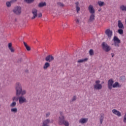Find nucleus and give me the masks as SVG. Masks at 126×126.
<instances>
[{
    "instance_id": "obj_18",
    "label": "nucleus",
    "mask_w": 126,
    "mask_h": 126,
    "mask_svg": "<svg viewBox=\"0 0 126 126\" xmlns=\"http://www.w3.org/2000/svg\"><path fill=\"white\" fill-rule=\"evenodd\" d=\"M104 117H105V115L104 114H101L100 117L99 118L100 124H103V121H104Z\"/></svg>"
},
{
    "instance_id": "obj_21",
    "label": "nucleus",
    "mask_w": 126,
    "mask_h": 126,
    "mask_svg": "<svg viewBox=\"0 0 126 126\" xmlns=\"http://www.w3.org/2000/svg\"><path fill=\"white\" fill-rule=\"evenodd\" d=\"M120 7V9H121L122 11H126V5H121Z\"/></svg>"
},
{
    "instance_id": "obj_31",
    "label": "nucleus",
    "mask_w": 126,
    "mask_h": 126,
    "mask_svg": "<svg viewBox=\"0 0 126 126\" xmlns=\"http://www.w3.org/2000/svg\"><path fill=\"white\" fill-rule=\"evenodd\" d=\"M58 5H59V6H61L62 7H63V6H64V5L63 4V3L59 2L58 3Z\"/></svg>"
},
{
    "instance_id": "obj_16",
    "label": "nucleus",
    "mask_w": 126,
    "mask_h": 126,
    "mask_svg": "<svg viewBox=\"0 0 126 126\" xmlns=\"http://www.w3.org/2000/svg\"><path fill=\"white\" fill-rule=\"evenodd\" d=\"M118 26L119 28H120L121 29H124V24L122 23V21L121 20L118 21Z\"/></svg>"
},
{
    "instance_id": "obj_36",
    "label": "nucleus",
    "mask_w": 126,
    "mask_h": 126,
    "mask_svg": "<svg viewBox=\"0 0 126 126\" xmlns=\"http://www.w3.org/2000/svg\"><path fill=\"white\" fill-rule=\"evenodd\" d=\"M37 16L39 18L42 17V14L41 13H39L38 14H37Z\"/></svg>"
},
{
    "instance_id": "obj_15",
    "label": "nucleus",
    "mask_w": 126,
    "mask_h": 126,
    "mask_svg": "<svg viewBox=\"0 0 126 126\" xmlns=\"http://www.w3.org/2000/svg\"><path fill=\"white\" fill-rule=\"evenodd\" d=\"M95 20V14H91L89 20V22H93Z\"/></svg>"
},
{
    "instance_id": "obj_8",
    "label": "nucleus",
    "mask_w": 126,
    "mask_h": 126,
    "mask_svg": "<svg viewBox=\"0 0 126 126\" xmlns=\"http://www.w3.org/2000/svg\"><path fill=\"white\" fill-rule=\"evenodd\" d=\"M13 12L16 14H20L21 13V7H16L13 10Z\"/></svg>"
},
{
    "instance_id": "obj_17",
    "label": "nucleus",
    "mask_w": 126,
    "mask_h": 126,
    "mask_svg": "<svg viewBox=\"0 0 126 126\" xmlns=\"http://www.w3.org/2000/svg\"><path fill=\"white\" fill-rule=\"evenodd\" d=\"M8 48L10 51H11V53H14V49L12 48V44L11 43H8Z\"/></svg>"
},
{
    "instance_id": "obj_12",
    "label": "nucleus",
    "mask_w": 126,
    "mask_h": 126,
    "mask_svg": "<svg viewBox=\"0 0 126 126\" xmlns=\"http://www.w3.org/2000/svg\"><path fill=\"white\" fill-rule=\"evenodd\" d=\"M112 113L114 115H116L118 117H122V113L116 109H113Z\"/></svg>"
},
{
    "instance_id": "obj_20",
    "label": "nucleus",
    "mask_w": 126,
    "mask_h": 126,
    "mask_svg": "<svg viewBox=\"0 0 126 126\" xmlns=\"http://www.w3.org/2000/svg\"><path fill=\"white\" fill-rule=\"evenodd\" d=\"M50 66V63L46 62L44 64V65L43 66V68L44 69H47V68H48V67H49Z\"/></svg>"
},
{
    "instance_id": "obj_22",
    "label": "nucleus",
    "mask_w": 126,
    "mask_h": 126,
    "mask_svg": "<svg viewBox=\"0 0 126 126\" xmlns=\"http://www.w3.org/2000/svg\"><path fill=\"white\" fill-rule=\"evenodd\" d=\"M47 5V4L45 2H40L38 4V6H39V7H43V6H45V5Z\"/></svg>"
},
{
    "instance_id": "obj_39",
    "label": "nucleus",
    "mask_w": 126,
    "mask_h": 126,
    "mask_svg": "<svg viewBox=\"0 0 126 126\" xmlns=\"http://www.w3.org/2000/svg\"><path fill=\"white\" fill-rule=\"evenodd\" d=\"M16 0H12L11 1V2H15V1H16Z\"/></svg>"
},
{
    "instance_id": "obj_28",
    "label": "nucleus",
    "mask_w": 126,
    "mask_h": 126,
    "mask_svg": "<svg viewBox=\"0 0 126 126\" xmlns=\"http://www.w3.org/2000/svg\"><path fill=\"white\" fill-rule=\"evenodd\" d=\"M118 33L122 35V34H124V30L122 29H119L118 30Z\"/></svg>"
},
{
    "instance_id": "obj_38",
    "label": "nucleus",
    "mask_w": 126,
    "mask_h": 126,
    "mask_svg": "<svg viewBox=\"0 0 126 126\" xmlns=\"http://www.w3.org/2000/svg\"><path fill=\"white\" fill-rule=\"evenodd\" d=\"M46 117H49V116H50V113L48 112V113H46Z\"/></svg>"
},
{
    "instance_id": "obj_40",
    "label": "nucleus",
    "mask_w": 126,
    "mask_h": 126,
    "mask_svg": "<svg viewBox=\"0 0 126 126\" xmlns=\"http://www.w3.org/2000/svg\"><path fill=\"white\" fill-rule=\"evenodd\" d=\"M111 55H112V58H113L114 57V54L111 53Z\"/></svg>"
},
{
    "instance_id": "obj_2",
    "label": "nucleus",
    "mask_w": 126,
    "mask_h": 126,
    "mask_svg": "<svg viewBox=\"0 0 126 126\" xmlns=\"http://www.w3.org/2000/svg\"><path fill=\"white\" fill-rule=\"evenodd\" d=\"M108 87L109 90H112V88H117L118 87H122V85H120V83L118 82H116L114 84V80L110 79L108 81Z\"/></svg>"
},
{
    "instance_id": "obj_41",
    "label": "nucleus",
    "mask_w": 126,
    "mask_h": 126,
    "mask_svg": "<svg viewBox=\"0 0 126 126\" xmlns=\"http://www.w3.org/2000/svg\"><path fill=\"white\" fill-rule=\"evenodd\" d=\"M98 11H99V12L101 11V9H98Z\"/></svg>"
},
{
    "instance_id": "obj_29",
    "label": "nucleus",
    "mask_w": 126,
    "mask_h": 126,
    "mask_svg": "<svg viewBox=\"0 0 126 126\" xmlns=\"http://www.w3.org/2000/svg\"><path fill=\"white\" fill-rule=\"evenodd\" d=\"M89 54H90V56H93V55H94V51H93V49H91L89 51Z\"/></svg>"
},
{
    "instance_id": "obj_19",
    "label": "nucleus",
    "mask_w": 126,
    "mask_h": 126,
    "mask_svg": "<svg viewBox=\"0 0 126 126\" xmlns=\"http://www.w3.org/2000/svg\"><path fill=\"white\" fill-rule=\"evenodd\" d=\"M87 61H88V58H85L84 59H81L80 60H78L77 61V63H85V62H87Z\"/></svg>"
},
{
    "instance_id": "obj_6",
    "label": "nucleus",
    "mask_w": 126,
    "mask_h": 126,
    "mask_svg": "<svg viewBox=\"0 0 126 126\" xmlns=\"http://www.w3.org/2000/svg\"><path fill=\"white\" fill-rule=\"evenodd\" d=\"M113 41L114 42V45L115 47H119L120 45L119 44H120L121 40H120L118 37L114 36L113 38Z\"/></svg>"
},
{
    "instance_id": "obj_13",
    "label": "nucleus",
    "mask_w": 126,
    "mask_h": 126,
    "mask_svg": "<svg viewBox=\"0 0 126 126\" xmlns=\"http://www.w3.org/2000/svg\"><path fill=\"white\" fill-rule=\"evenodd\" d=\"M75 7H76V10L77 12V13H79V12L80 11V7L79 5V2L77 1L75 3Z\"/></svg>"
},
{
    "instance_id": "obj_23",
    "label": "nucleus",
    "mask_w": 126,
    "mask_h": 126,
    "mask_svg": "<svg viewBox=\"0 0 126 126\" xmlns=\"http://www.w3.org/2000/svg\"><path fill=\"white\" fill-rule=\"evenodd\" d=\"M24 45L25 47H26V49H27V51H30V50H31V48H30V47H29L27 45V43H26L25 42H24Z\"/></svg>"
},
{
    "instance_id": "obj_4",
    "label": "nucleus",
    "mask_w": 126,
    "mask_h": 126,
    "mask_svg": "<svg viewBox=\"0 0 126 126\" xmlns=\"http://www.w3.org/2000/svg\"><path fill=\"white\" fill-rule=\"evenodd\" d=\"M100 80H98L95 81V84L94 85V88L95 90H101L102 89L103 86L100 84Z\"/></svg>"
},
{
    "instance_id": "obj_7",
    "label": "nucleus",
    "mask_w": 126,
    "mask_h": 126,
    "mask_svg": "<svg viewBox=\"0 0 126 126\" xmlns=\"http://www.w3.org/2000/svg\"><path fill=\"white\" fill-rule=\"evenodd\" d=\"M105 34L107 36L108 38L111 39L112 36H113V32L110 29H107L105 31Z\"/></svg>"
},
{
    "instance_id": "obj_14",
    "label": "nucleus",
    "mask_w": 126,
    "mask_h": 126,
    "mask_svg": "<svg viewBox=\"0 0 126 126\" xmlns=\"http://www.w3.org/2000/svg\"><path fill=\"white\" fill-rule=\"evenodd\" d=\"M88 122V118H82L79 121L80 124H86Z\"/></svg>"
},
{
    "instance_id": "obj_37",
    "label": "nucleus",
    "mask_w": 126,
    "mask_h": 126,
    "mask_svg": "<svg viewBox=\"0 0 126 126\" xmlns=\"http://www.w3.org/2000/svg\"><path fill=\"white\" fill-rule=\"evenodd\" d=\"M75 100H76V96H74L73 97V98H72V101H75Z\"/></svg>"
},
{
    "instance_id": "obj_35",
    "label": "nucleus",
    "mask_w": 126,
    "mask_h": 126,
    "mask_svg": "<svg viewBox=\"0 0 126 126\" xmlns=\"http://www.w3.org/2000/svg\"><path fill=\"white\" fill-rule=\"evenodd\" d=\"M67 24L65 23V24H64V25H63V28H66L67 27Z\"/></svg>"
},
{
    "instance_id": "obj_24",
    "label": "nucleus",
    "mask_w": 126,
    "mask_h": 126,
    "mask_svg": "<svg viewBox=\"0 0 126 126\" xmlns=\"http://www.w3.org/2000/svg\"><path fill=\"white\" fill-rule=\"evenodd\" d=\"M97 3L99 6H103L104 4H105V3H104V2L102 1H98L97 2Z\"/></svg>"
},
{
    "instance_id": "obj_32",
    "label": "nucleus",
    "mask_w": 126,
    "mask_h": 126,
    "mask_svg": "<svg viewBox=\"0 0 126 126\" xmlns=\"http://www.w3.org/2000/svg\"><path fill=\"white\" fill-rule=\"evenodd\" d=\"M123 122H124V123H125V124H126V112L124 116Z\"/></svg>"
},
{
    "instance_id": "obj_5",
    "label": "nucleus",
    "mask_w": 126,
    "mask_h": 126,
    "mask_svg": "<svg viewBox=\"0 0 126 126\" xmlns=\"http://www.w3.org/2000/svg\"><path fill=\"white\" fill-rule=\"evenodd\" d=\"M102 48L105 52H110L111 51V47L106 43V42H103L101 44Z\"/></svg>"
},
{
    "instance_id": "obj_9",
    "label": "nucleus",
    "mask_w": 126,
    "mask_h": 126,
    "mask_svg": "<svg viewBox=\"0 0 126 126\" xmlns=\"http://www.w3.org/2000/svg\"><path fill=\"white\" fill-rule=\"evenodd\" d=\"M32 12L33 15V16L32 17V19H35V18L38 16V10L34 8L32 10Z\"/></svg>"
},
{
    "instance_id": "obj_33",
    "label": "nucleus",
    "mask_w": 126,
    "mask_h": 126,
    "mask_svg": "<svg viewBox=\"0 0 126 126\" xmlns=\"http://www.w3.org/2000/svg\"><path fill=\"white\" fill-rule=\"evenodd\" d=\"M25 1L28 2V3H30V2H32V1H34V0H25Z\"/></svg>"
},
{
    "instance_id": "obj_34",
    "label": "nucleus",
    "mask_w": 126,
    "mask_h": 126,
    "mask_svg": "<svg viewBox=\"0 0 126 126\" xmlns=\"http://www.w3.org/2000/svg\"><path fill=\"white\" fill-rule=\"evenodd\" d=\"M76 24H79V20L78 19H75Z\"/></svg>"
},
{
    "instance_id": "obj_11",
    "label": "nucleus",
    "mask_w": 126,
    "mask_h": 126,
    "mask_svg": "<svg viewBox=\"0 0 126 126\" xmlns=\"http://www.w3.org/2000/svg\"><path fill=\"white\" fill-rule=\"evenodd\" d=\"M54 57L52 55H49L45 58V61L46 62H49V63H51V62H53L54 61Z\"/></svg>"
},
{
    "instance_id": "obj_26",
    "label": "nucleus",
    "mask_w": 126,
    "mask_h": 126,
    "mask_svg": "<svg viewBox=\"0 0 126 126\" xmlns=\"http://www.w3.org/2000/svg\"><path fill=\"white\" fill-rule=\"evenodd\" d=\"M16 106V102L15 101L13 102L11 104H10V107L12 108H13V107H15Z\"/></svg>"
},
{
    "instance_id": "obj_25",
    "label": "nucleus",
    "mask_w": 126,
    "mask_h": 126,
    "mask_svg": "<svg viewBox=\"0 0 126 126\" xmlns=\"http://www.w3.org/2000/svg\"><path fill=\"white\" fill-rule=\"evenodd\" d=\"M11 112L12 113H17V108H14L11 109Z\"/></svg>"
},
{
    "instance_id": "obj_10",
    "label": "nucleus",
    "mask_w": 126,
    "mask_h": 126,
    "mask_svg": "<svg viewBox=\"0 0 126 126\" xmlns=\"http://www.w3.org/2000/svg\"><path fill=\"white\" fill-rule=\"evenodd\" d=\"M88 10L91 14H95V9L93 7V5H90L88 7Z\"/></svg>"
},
{
    "instance_id": "obj_3",
    "label": "nucleus",
    "mask_w": 126,
    "mask_h": 126,
    "mask_svg": "<svg viewBox=\"0 0 126 126\" xmlns=\"http://www.w3.org/2000/svg\"><path fill=\"white\" fill-rule=\"evenodd\" d=\"M61 117H59V125H64L65 126H69V123L67 121H64V117L63 113H60Z\"/></svg>"
},
{
    "instance_id": "obj_1",
    "label": "nucleus",
    "mask_w": 126,
    "mask_h": 126,
    "mask_svg": "<svg viewBox=\"0 0 126 126\" xmlns=\"http://www.w3.org/2000/svg\"><path fill=\"white\" fill-rule=\"evenodd\" d=\"M15 88L16 90V96H22L19 97V104H23V103H27V99L25 97L23 96L24 95L26 94V90H22V86L21 84L19 82L16 83L15 86Z\"/></svg>"
},
{
    "instance_id": "obj_27",
    "label": "nucleus",
    "mask_w": 126,
    "mask_h": 126,
    "mask_svg": "<svg viewBox=\"0 0 126 126\" xmlns=\"http://www.w3.org/2000/svg\"><path fill=\"white\" fill-rule=\"evenodd\" d=\"M11 3H12L11 1H10V2L9 1L7 2L6 5H7V7H10V6H11Z\"/></svg>"
},
{
    "instance_id": "obj_30",
    "label": "nucleus",
    "mask_w": 126,
    "mask_h": 126,
    "mask_svg": "<svg viewBox=\"0 0 126 126\" xmlns=\"http://www.w3.org/2000/svg\"><path fill=\"white\" fill-rule=\"evenodd\" d=\"M13 101H18L19 100V97H17V96H14L12 98Z\"/></svg>"
}]
</instances>
